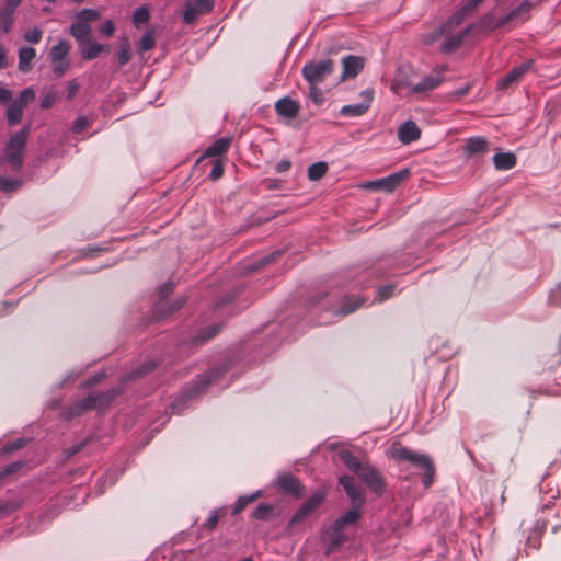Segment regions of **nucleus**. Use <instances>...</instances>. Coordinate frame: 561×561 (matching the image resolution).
Returning <instances> with one entry per match:
<instances>
[{
  "label": "nucleus",
  "mask_w": 561,
  "mask_h": 561,
  "mask_svg": "<svg viewBox=\"0 0 561 561\" xmlns=\"http://www.w3.org/2000/svg\"><path fill=\"white\" fill-rule=\"evenodd\" d=\"M325 493L321 491L314 492L307 501L309 506L313 507L314 510L318 508L322 502L324 501Z\"/></svg>",
  "instance_id": "nucleus-47"
},
{
  "label": "nucleus",
  "mask_w": 561,
  "mask_h": 561,
  "mask_svg": "<svg viewBox=\"0 0 561 561\" xmlns=\"http://www.w3.org/2000/svg\"><path fill=\"white\" fill-rule=\"evenodd\" d=\"M219 331V327L218 325H214V327H209L203 331H201L195 337H194V344H203L205 343L206 341L213 339L214 336L217 335Z\"/></svg>",
  "instance_id": "nucleus-34"
},
{
  "label": "nucleus",
  "mask_w": 561,
  "mask_h": 561,
  "mask_svg": "<svg viewBox=\"0 0 561 561\" xmlns=\"http://www.w3.org/2000/svg\"><path fill=\"white\" fill-rule=\"evenodd\" d=\"M80 89L79 83H77L75 80L68 82L67 87V99L71 100L75 98V95L78 93Z\"/></svg>",
  "instance_id": "nucleus-58"
},
{
  "label": "nucleus",
  "mask_w": 561,
  "mask_h": 561,
  "mask_svg": "<svg viewBox=\"0 0 561 561\" xmlns=\"http://www.w3.org/2000/svg\"><path fill=\"white\" fill-rule=\"evenodd\" d=\"M421 137V129L413 121H405L398 128V139L403 145H408L419 140Z\"/></svg>",
  "instance_id": "nucleus-18"
},
{
  "label": "nucleus",
  "mask_w": 561,
  "mask_h": 561,
  "mask_svg": "<svg viewBox=\"0 0 561 561\" xmlns=\"http://www.w3.org/2000/svg\"><path fill=\"white\" fill-rule=\"evenodd\" d=\"M156 45V38L153 31H147L145 35L137 43V51L144 54L152 49Z\"/></svg>",
  "instance_id": "nucleus-30"
},
{
  "label": "nucleus",
  "mask_w": 561,
  "mask_h": 561,
  "mask_svg": "<svg viewBox=\"0 0 561 561\" xmlns=\"http://www.w3.org/2000/svg\"><path fill=\"white\" fill-rule=\"evenodd\" d=\"M300 104L288 96L279 99L275 103V112L278 116L294 119L298 116Z\"/></svg>",
  "instance_id": "nucleus-17"
},
{
  "label": "nucleus",
  "mask_w": 561,
  "mask_h": 561,
  "mask_svg": "<svg viewBox=\"0 0 561 561\" xmlns=\"http://www.w3.org/2000/svg\"><path fill=\"white\" fill-rule=\"evenodd\" d=\"M410 174L408 169L400 170L387 178L368 182L365 186L375 191L392 192Z\"/></svg>",
  "instance_id": "nucleus-10"
},
{
  "label": "nucleus",
  "mask_w": 561,
  "mask_h": 561,
  "mask_svg": "<svg viewBox=\"0 0 561 561\" xmlns=\"http://www.w3.org/2000/svg\"><path fill=\"white\" fill-rule=\"evenodd\" d=\"M493 163L496 170L507 171L517 164V158L512 152H499L494 154Z\"/></svg>",
  "instance_id": "nucleus-21"
},
{
  "label": "nucleus",
  "mask_w": 561,
  "mask_h": 561,
  "mask_svg": "<svg viewBox=\"0 0 561 561\" xmlns=\"http://www.w3.org/2000/svg\"><path fill=\"white\" fill-rule=\"evenodd\" d=\"M24 108L25 107L21 106L20 104L15 103L14 101L11 102V104L8 106L7 113H5L9 126H14L21 122Z\"/></svg>",
  "instance_id": "nucleus-28"
},
{
  "label": "nucleus",
  "mask_w": 561,
  "mask_h": 561,
  "mask_svg": "<svg viewBox=\"0 0 561 561\" xmlns=\"http://www.w3.org/2000/svg\"><path fill=\"white\" fill-rule=\"evenodd\" d=\"M101 14L94 9H82L76 14V22L70 26V35L79 43L90 39L91 23L100 20Z\"/></svg>",
  "instance_id": "nucleus-4"
},
{
  "label": "nucleus",
  "mask_w": 561,
  "mask_h": 561,
  "mask_svg": "<svg viewBox=\"0 0 561 561\" xmlns=\"http://www.w3.org/2000/svg\"><path fill=\"white\" fill-rule=\"evenodd\" d=\"M53 71L57 77H62L69 67L68 60L51 61Z\"/></svg>",
  "instance_id": "nucleus-48"
},
{
  "label": "nucleus",
  "mask_w": 561,
  "mask_h": 561,
  "mask_svg": "<svg viewBox=\"0 0 561 561\" xmlns=\"http://www.w3.org/2000/svg\"><path fill=\"white\" fill-rule=\"evenodd\" d=\"M457 26L450 25L448 32H443L442 26L437 30L431 33L426 39L427 43H432L435 39H437L439 36H445V39L440 46V49L443 53L449 54L456 50L461 43L463 42L465 37L472 31V25L468 26L458 33L454 34V30Z\"/></svg>",
  "instance_id": "nucleus-6"
},
{
  "label": "nucleus",
  "mask_w": 561,
  "mask_h": 561,
  "mask_svg": "<svg viewBox=\"0 0 561 561\" xmlns=\"http://www.w3.org/2000/svg\"><path fill=\"white\" fill-rule=\"evenodd\" d=\"M273 513V506L271 504L261 503L255 511L253 512L252 516L255 519L265 520L271 517Z\"/></svg>",
  "instance_id": "nucleus-35"
},
{
  "label": "nucleus",
  "mask_w": 561,
  "mask_h": 561,
  "mask_svg": "<svg viewBox=\"0 0 561 561\" xmlns=\"http://www.w3.org/2000/svg\"><path fill=\"white\" fill-rule=\"evenodd\" d=\"M116 396L117 391L114 389L99 394H90L70 409V415H79L91 409L104 408L108 405Z\"/></svg>",
  "instance_id": "nucleus-7"
},
{
  "label": "nucleus",
  "mask_w": 561,
  "mask_h": 561,
  "mask_svg": "<svg viewBox=\"0 0 561 561\" xmlns=\"http://www.w3.org/2000/svg\"><path fill=\"white\" fill-rule=\"evenodd\" d=\"M389 455L397 461H409L414 467L424 470L422 482L426 489L434 483L435 465L430 456L413 451L400 444H393L389 449Z\"/></svg>",
  "instance_id": "nucleus-2"
},
{
  "label": "nucleus",
  "mask_w": 561,
  "mask_h": 561,
  "mask_svg": "<svg viewBox=\"0 0 561 561\" xmlns=\"http://www.w3.org/2000/svg\"><path fill=\"white\" fill-rule=\"evenodd\" d=\"M34 99H35V91L32 88H26L13 101L15 103L20 104L21 106L26 107L28 103L34 101Z\"/></svg>",
  "instance_id": "nucleus-36"
},
{
  "label": "nucleus",
  "mask_w": 561,
  "mask_h": 561,
  "mask_svg": "<svg viewBox=\"0 0 561 561\" xmlns=\"http://www.w3.org/2000/svg\"><path fill=\"white\" fill-rule=\"evenodd\" d=\"M309 99L316 104L321 105L324 102V96L318 84H309Z\"/></svg>",
  "instance_id": "nucleus-39"
},
{
  "label": "nucleus",
  "mask_w": 561,
  "mask_h": 561,
  "mask_svg": "<svg viewBox=\"0 0 561 561\" xmlns=\"http://www.w3.org/2000/svg\"><path fill=\"white\" fill-rule=\"evenodd\" d=\"M12 92L0 83V104L9 103L12 100Z\"/></svg>",
  "instance_id": "nucleus-56"
},
{
  "label": "nucleus",
  "mask_w": 561,
  "mask_h": 561,
  "mask_svg": "<svg viewBox=\"0 0 561 561\" xmlns=\"http://www.w3.org/2000/svg\"><path fill=\"white\" fill-rule=\"evenodd\" d=\"M344 529L341 527H336L335 524L327 530L328 536V547L325 549V554L330 556L335 552L340 547L346 542L347 537L345 536Z\"/></svg>",
  "instance_id": "nucleus-20"
},
{
  "label": "nucleus",
  "mask_w": 561,
  "mask_h": 561,
  "mask_svg": "<svg viewBox=\"0 0 561 561\" xmlns=\"http://www.w3.org/2000/svg\"><path fill=\"white\" fill-rule=\"evenodd\" d=\"M545 531H546V523L537 520V523L535 524L534 528L531 529V533L542 537Z\"/></svg>",
  "instance_id": "nucleus-59"
},
{
  "label": "nucleus",
  "mask_w": 561,
  "mask_h": 561,
  "mask_svg": "<svg viewBox=\"0 0 561 561\" xmlns=\"http://www.w3.org/2000/svg\"><path fill=\"white\" fill-rule=\"evenodd\" d=\"M130 59H131L130 47H129V44L127 42H125L124 44L121 45V47L117 51L118 66L122 67V66L128 64Z\"/></svg>",
  "instance_id": "nucleus-37"
},
{
  "label": "nucleus",
  "mask_w": 561,
  "mask_h": 561,
  "mask_svg": "<svg viewBox=\"0 0 561 561\" xmlns=\"http://www.w3.org/2000/svg\"><path fill=\"white\" fill-rule=\"evenodd\" d=\"M100 32L106 36V37H111L114 32H115V26L113 24V22L111 20H107L105 21L101 26H100Z\"/></svg>",
  "instance_id": "nucleus-54"
},
{
  "label": "nucleus",
  "mask_w": 561,
  "mask_h": 561,
  "mask_svg": "<svg viewBox=\"0 0 561 561\" xmlns=\"http://www.w3.org/2000/svg\"><path fill=\"white\" fill-rule=\"evenodd\" d=\"M220 511H215L211 516L204 523V527L208 529H214L219 522Z\"/></svg>",
  "instance_id": "nucleus-55"
},
{
  "label": "nucleus",
  "mask_w": 561,
  "mask_h": 561,
  "mask_svg": "<svg viewBox=\"0 0 561 561\" xmlns=\"http://www.w3.org/2000/svg\"><path fill=\"white\" fill-rule=\"evenodd\" d=\"M80 44V54L84 60H92L96 58L99 54L106 48L105 45L91 43L90 39H87V42Z\"/></svg>",
  "instance_id": "nucleus-25"
},
{
  "label": "nucleus",
  "mask_w": 561,
  "mask_h": 561,
  "mask_svg": "<svg viewBox=\"0 0 561 561\" xmlns=\"http://www.w3.org/2000/svg\"><path fill=\"white\" fill-rule=\"evenodd\" d=\"M156 367L154 362H148L145 365L137 367L134 371L130 374V378H138L147 374L148 371H151Z\"/></svg>",
  "instance_id": "nucleus-50"
},
{
  "label": "nucleus",
  "mask_w": 561,
  "mask_h": 561,
  "mask_svg": "<svg viewBox=\"0 0 561 561\" xmlns=\"http://www.w3.org/2000/svg\"><path fill=\"white\" fill-rule=\"evenodd\" d=\"M489 142L484 137H471L466 140L465 150L468 156L486 152Z\"/></svg>",
  "instance_id": "nucleus-22"
},
{
  "label": "nucleus",
  "mask_w": 561,
  "mask_h": 561,
  "mask_svg": "<svg viewBox=\"0 0 561 561\" xmlns=\"http://www.w3.org/2000/svg\"><path fill=\"white\" fill-rule=\"evenodd\" d=\"M150 18L148 9L141 7L138 8L134 13L135 23H145L148 22Z\"/></svg>",
  "instance_id": "nucleus-52"
},
{
  "label": "nucleus",
  "mask_w": 561,
  "mask_h": 561,
  "mask_svg": "<svg viewBox=\"0 0 561 561\" xmlns=\"http://www.w3.org/2000/svg\"><path fill=\"white\" fill-rule=\"evenodd\" d=\"M277 485L283 492L295 496H300L304 491V486L298 478L291 473H283L278 476Z\"/></svg>",
  "instance_id": "nucleus-15"
},
{
  "label": "nucleus",
  "mask_w": 561,
  "mask_h": 561,
  "mask_svg": "<svg viewBox=\"0 0 561 561\" xmlns=\"http://www.w3.org/2000/svg\"><path fill=\"white\" fill-rule=\"evenodd\" d=\"M339 482L344 488L347 496L352 500V505L362 507L365 502L364 492L356 485L354 478L344 474L340 477Z\"/></svg>",
  "instance_id": "nucleus-13"
},
{
  "label": "nucleus",
  "mask_w": 561,
  "mask_h": 561,
  "mask_svg": "<svg viewBox=\"0 0 561 561\" xmlns=\"http://www.w3.org/2000/svg\"><path fill=\"white\" fill-rule=\"evenodd\" d=\"M531 9V3L529 1H524L518 7L513 9L508 14L500 18L495 23L494 27H502L506 25L508 22L519 19L523 14L528 13Z\"/></svg>",
  "instance_id": "nucleus-23"
},
{
  "label": "nucleus",
  "mask_w": 561,
  "mask_h": 561,
  "mask_svg": "<svg viewBox=\"0 0 561 561\" xmlns=\"http://www.w3.org/2000/svg\"><path fill=\"white\" fill-rule=\"evenodd\" d=\"M90 126H91V122L85 116H79L75 121L72 130L76 134H81Z\"/></svg>",
  "instance_id": "nucleus-43"
},
{
  "label": "nucleus",
  "mask_w": 561,
  "mask_h": 561,
  "mask_svg": "<svg viewBox=\"0 0 561 561\" xmlns=\"http://www.w3.org/2000/svg\"><path fill=\"white\" fill-rule=\"evenodd\" d=\"M225 168L221 160L216 159L209 173V179L213 181L219 180L224 174Z\"/></svg>",
  "instance_id": "nucleus-41"
},
{
  "label": "nucleus",
  "mask_w": 561,
  "mask_h": 561,
  "mask_svg": "<svg viewBox=\"0 0 561 561\" xmlns=\"http://www.w3.org/2000/svg\"><path fill=\"white\" fill-rule=\"evenodd\" d=\"M534 67V60L529 59L524 61L517 67H514L505 77H503L499 83L497 89L507 90L513 85L520 82L522 78L529 72Z\"/></svg>",
  "instance_id": "nucleus-12"
},
{
  "label": "nucleus",
  "mask_w": 561,
  "mask_h": 561,
  "mask_svg": "<svg viewBox=\"0 0 561 561\" xmlns=\"http://www.w3.org/2000/svg\"><path fill=\"white\" fill-rule=\"evenodd\" d=\"M291 163L289 160H282L276 165V171L279 173L286 172L290 169Z\"/></svg>",
  "instance_id": "nucleus-61"
},
{
  "label": "nucleus",
  "mask_w": 561,
  "mask_h": 561,
  "mask_svg": "<svg viewBox=\"0 0 561 561\" xmlns=\"http://www.w3.org/2000/svg\"><path fill=\"white\" fill-rule=\"evenodd\" d=\"M36 51L32 47H22L19 50V69L27 72L31 69V61L35 58Z\"/></svg>",
  "instance_id": "nucleus-27"
},
{
  "label": "nucleus",
  "mask_w": 561,
  "mask_h": 561,
  "mask_svg": "<svg viewBox=\"0 0 561 561\" xmlns=\"http://www.w3.org/2000/svg\"><path fill=\"white\" fill-rule=\"evenodd\" d=\"M262 496V492L261 491H256L254 492L253 494L251 495H244V496H240L241 501L244 502L245 505L256 501L259 497Z\"/></svg>",
  "instance_id": "nucleus-60"
},
{
  "label": "nucleus",
  "mask_w": 561,
  "mask_h": 561,
  "mask_svg": "<svg viewBox=\"0 0 561 561\" xmlns=\"http://www.w3.org/2000/svg\"><path fill=\"white\" fill-rule=\"evenodd\" d=\"M309 512H307V507L301 505L299 510L293 515L290 518V524L296 525L300 524L302 520H305L309 516Z\"/></svg>",
  "instance_id": "nucleus-51"
},
{
  "label": "nucleus",
  "mask_w": 561,
  "mask_h": 561,
  "mask_svg": "<svg viewBox=\"0 0 561 561\" xmlns=\"http://www.w3.org/2000/svg\"><path fill=\"white\" fill-rule=\"evenodd\" d=\"M214 9V0H190L184 5L183 22L194 24L201 15L208 14Z\"/></svg>",
  "instance_id": "nucleus-9"
},
{
  "label": "nucleus",
  "mask_w": 561,
  "mask_h": 561,
  "mask_svg": "<svg viewBox=\"0 0 561 561\" xmlns=\"http://www.w3.org/2000/svg\"><path fill=\"white\" fill-rule=\"evenodd\" d=\"M339 458L347 469L354 472L373 492L378 495L385 492L386 483L383 477L375 467L367 462H362L346 449L339 451Z\"/></svg>",
  "instance_id": "nucleus-1"
},
{
  "label": "nucleus",
  "mask_w": 561,
  "mask_h": 561,
  "mask_svg": "<svg viewBox=\"0 0 561 561\" xmlns=\"http://www.w3.org/2000/svg\"><path fill=\"white\" fill-rule=\"evenodd\" d=\"M20 507L15 502H0V516L7 515L10 512L16 511Z\"/></svg>",
  "instance_id": "nucleus-53"
},
{
  "label": "nucleus",
  "mask_w": 561,
  "mask_h": 561,
  "mask_svg": "<svg viewBox=\"0 0 561 561\" xmlns=\"http://www.w3.org/2000/svg\"><path fill=\"white\" fill-rule=\"evenodd\" d=\"M21 0H8L5 3V9L15 12L16 8L20 5Z\"/></svg>",
  "instance_id": "nucleus-64"
},
{
  "label": "nucleus",
  "mask_w": 561,
  "mask_h": 561,
  "mask_svg": "<svg viewBox=\"0 0 561 561\" xmlns=\"http://www.w3.org/2000/svg\"><path fill=\"white\" fill-rule=\"evenodd\" d=\"M172 283H165L160 287V298H165L172 291Z\"/></svg>",
  "instance_id": "nucleus-62"
},
{
  "label": "nucleus",
  "mask_w": 561,
  "mask_h": 561,
  "mask_svg": "<svg viewBox=\"0 0 561 561\" xmlns=\"http://www.w3.org/2000/svg\"><path fill=\"white\" fill-rule=\"evenodd\" d=\"M70 44L64 39L59 41L58 44L53 46L50 50V60H67V56L70 51Z\"/></svg>",
  "instance_id": "nucleus-29"
},
{
  "label": "nucleus",
  "mask_w": 561,
  "mask_h": 561,
  "mask_svg": "<svg viewBox=\"0 0 561 561\" xmlns=\"http://www.w3.org/2000/svg\"><path fill=\"white\" fill-rule=\"evenodd\" d=\"M56 100H57V92L56 91H49L48 93H46L42 98V100H41V107L43 110H48V108H50L54 105Z\"/></svg>",
  "instance_id": "nucleus-46"
},
{
  "label": "nucleus",
  "mask_w": 561,
  "mask_h": 561,
  "mask_svg": "<svg viewBox=\"0 0 561 561\" xmlns=\"http://www.w3.org/2000/svg\"><path fill=\"white\" fill-rule=\"evenodd\" d=\"M359 96L362 98V102L358 104H348L344 105L340 113L344 117H358L364 115L371 105V102L374 100V90L373 89H366L360 92Z\"/></svg>",
  "instance_id": "nucleus-11"
},
{
  "label": "nucleus",
  "mask_w": 561,
  "mask_h": 561,
  "mask_svg": "<svg viewBox=\"0 0 561 561\" xmlns=\"http://www.w3.org/2000/svg\"><path fill=\"white\" fill-rule=\"evenodd\" d=\"M394 290H396V286L392 284H388V285L379 287L377 290L378 301H385V300L389 299L390 297L393 296Z\"/></svg>",
  "instance_id": "nucleus-42"
},
{
  "label": "nucleus",
  "mask_w": 561,
  "mask_h": 561,
  "mask_svg": "<svg viewBox=\"0 0 561 561\" xmlns=\"http://www.w3.org/2000/svg\"><path fill=\"white\" fill-rule=\"evenodd\" d=\"M224 373L225 369L222 368H211L203 376H199L196 380L193 381L190 388L183 392L181 397V402H187L188 400L202 393L211 382L218 379Z\"/></svg>",
  "instance_id": "nucleus-8"
},
{
  "label": "nucleus",
  "mask_w": 561,
  "mask_h": 561,
  "mask_svg": "<svg viewBox=\"0 0 561 561\" xmlns=\"http://www.w3.org/2000/svg\"><path fill=\"white\" fill-rule=\"evenodd\" d=\"M527 546L534 549H539L541 546V537L530 533L527 538Z\"/></svg>",
  "instance_id": "nucleus-57"
},
{
  "label": "nucleus",
  "mask_w": 561,
  "mask_h": 561,
  "mask_svg": "<svg viewBox=\"0 0 561 561\" xmlns=\"http://www.w3.org/2000/svg\"><path fill=\"white\" fill-rule=\"evenodd\" d=\"M334 71V61L330 58L307 62L301 70L304 79L309 84H320Z\"/></svg>",
  "instance_id": "nucleus-5"
},
{
  "label": "nucleus",
  "mask_w": 561,
  "mask_h": 561,
  "mask_svg": "<svg viewBox=\"0 0 561 561\" xmlns=\"http://www.w3.org/2000/svg\"><path fill=\"white\" fill-rule=\"evenodd\" d=\"M444 78L440 72L431 73L424 77L419 83L411 87V92L414 94L427 93L438 88Z\"/></svg>",
  "instance_id": "nucleus-19"
},
{
  "label": "nucleus",
  "mask_w": 561,
  "mask_h": 561,
  "mask_svg": "<svg viewBox=\"0 0 561 561\" xmlns=\"http://www.w3.org/2000/svg\"><path fill=\"white\" fill-rule=\"evenodd\" d=\"M283 254V251L278 250V251H275L273 253H270L265 256H263L262 259H260L256 263H255V268H261L272 262H274L278 256H280Z\"/></svg>",
  "instance_id": "nucleus-44"
},
{
  "label": "nucleus",
  "mask_w": 561,
  "mask_h": 561,
  "mask_svg": "<svg viewBox=\"0 0 561 561\" xmlns=\"http://www.w3.org/2000/svg\"><path fill=\"white\" fill-rule=\"evenodd\" d=\"M364 301L365 300L359 297L346 299L340 307L337 313L343 316L350 314L356 311L364 304Z\"/></svg>",
  "instance_id": "nucleus-31"
},
{
  "label": "nucleus",
  "mask_w": 561,
  "mask_h": 561,
  "mask_svg": "<svg viewBox=\"0 0 561 561\" xmlns=\"http://www.w3.org/2000/svg\"><path fill=\"white\" fill-rule=\"evenodd\" d=\"M13 11L5 8L0 10V30L3 33H8L11 30L13 23Z\"/></svg>",
  "instance_id": "nucleus-33"
},
{
  "label": "nucleus",
  "mask_w": 561,
  "mask_h": 561,
  "mask_svg": "<svg viewBox=\"0 0 561 561\" xmlns=\"http://www.w3.org/2000/svg\"><path fill=\"white\" fill-rule=\"evenodd\" d=\"M342 80L356 77L364 68V58L354 55H347L342 58Z\"/></svg>",
  "instance_id": "nucleus-16"
},
{
  "label": "nucleus",
  "mask_w": 561,
  "mask_h": 561,
  "mask_svg": "<svg viewBox=\"0 0 561 561\" xmlns=\"http://www.w3.org/2000/svg\"><path fill=\"white\" fill-rule=\"evenodd\" d=\"M42 36H43L42 31L37 27H34V28L25 32L24 39L32 44H37L41 42Z\"/></svg>",
  "instance_id": "nucleus-45"
},
{
  "label": "nucleus",
  "mask_w": 561,
  "mask_h": 561,
  "mask_svg": "<svg viewBox=\"0 0 561 561\" xmlns=\"http://www.w3.org/2000/svg\"><path fill=\"white\" fill-rule=\"evenodd\" d=\"M31 133V124L12 135L4 148L2 160L9 162L14 171H19L24 161L25 146Z\"/></svg>",
  "instance_id": "nucleus-3"
},
{
  "label": "nucleus",
  "mask_w": 561,
  "mask_h": 561,
  "mask_svg": "<svg viewBox=\"0 0 561 561\" xmlns=\"http://www.w3.org/2000/svg\"><path fill=\"white\" fill-rule=\"evenodd\" d=\"M26 443H27V440L25 438H18L14 442L5 445L2 448V454H8V453L19 450V449L23 448L26 445Z\"/></svg>",
  "instance_id": "nucleus-49"
},
{
  "label": "nucleus",
  "mask_w": 561,
  "mask_h": 561,
  "mask_svg": "<svg viewBox=\"0 0 561 561\" xmlns=\"http://www.w3.org/2000/svg\"><path fill=\"white\" fill-rule=\"evenodd\" d=\"M22 182L20 180H11L5 178H0V191L2 192H12L20 187Z\"/></svg>",
  "instance_id": "nucleus-40"
},
{
  "label": "nucleus",
  "mask_w": 561,
  "mask_h": 561,
  "mask_svg": "<svg viewBox=\"0 0 561 561\" xmlns=\"http://www.w3.org/2000/svg\"><path fill=\"white\" fill-rule=\"evenodd\" d=\"M328 172V164L325 162H316L308 168V178L311 181L322 179Z\"/></svg>",
  "instance_id": "nucleus-32"
},
{
  "label": "nucleus",
  "mask_w": 561,
  "mask_h": 561,
  "mask_svg": "<svg viewBox=\"0 0 561 561\" xmlns=\"http://www.w3.org/2000/svg\"><path fill=\"white\" fill-rule=\"evenodd\" d=\"M231 146V138L221 137L211 144L205 151V157H220L225 154Z\"/></svg>",
  "instance_id": "nucleus-24"
},
{
  "label": "nucleus",
  "mask_w": 561,
  "mask_h": 561,
  "mask_svg": "<svg viewBox=\"0 0 561 561\" xmlns=\"http://www.w3.org/2000/svg\"><path fill=\"white\" fill-rule=\"evenodd\" d=\"M359 518L360 507L352 505V508L339 517L333 524L344 529L346 526L357 523Z\"/></svg>",
  "instance_id": "nucleus-26"
},
{
  "label": "nucleus",
  "mask_w": 561,
  "mask_h": 561,
  "mask_svg": "<svg viewBox=\"0 0 561 561\" xmlns=\"http://www.w3.org/2000/svg\"><path fill=\"white\" fill-rule=\"evenodd\" d=\"M484 0H466L461 9L442 25L443 32H448L450 25L459 26L463 19L472 13Z\"/></svg>",
  "instance_id": "nucleus-14"
},
{
  "label": "nucleus",
  "mask_w": 561,
  "mask_h": 561,
  "mask_svg": "<svg viewBox=\"0 0 561 561\" xmlns=\"http://www.w3.org/2000/svg\"><path fill=\"white\" fill-rule=\"evenodd\" d=\"M25 465L26 462L23 460L14 461L8 465L3 470L0 471L1 479L19 472Z\"/></svg>",
  "instance_id": "nucleus-38"
},
{
  "label": "nucleus",
  "mask_w": 561,
  "mask_h": 561,
  "mask_svg": "<svg viewBox=\"0 0 561 561\" xmlns=\"http://www.w3.org/2000/svg\"><path fill=\"white\" fill-rule=\"evenodd\" d=\"M247 507V505L244 504L243 501H241V499L239 497L237 500V502L234 503L233 505V508H232V515H238L240 512H242L244 508Z\"/></svg>",
  "instance_id": "nucleus-63"
}]
</instances>
